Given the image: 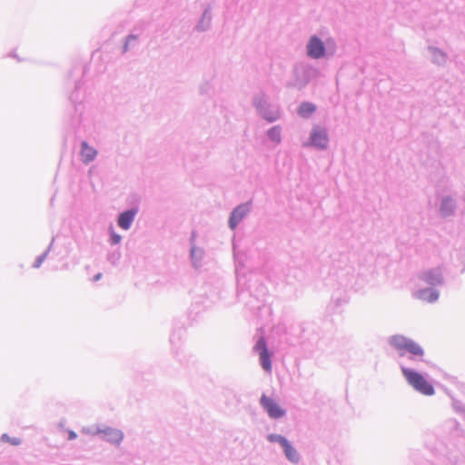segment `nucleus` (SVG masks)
I'll use <instances>...</instances> for the list:
<instances>
[{"mask_svg":"<svg viewBox=\"0 0 465 465\" xmlns=\"http://www.w3.org/2000/svg\"><path fill=\"white\" fill-rule=\"evenodd\" d=\"M252 210V202L248 201L237 205L230 213L228 226L234 231L240 223L244 220Z\"/></svg>","mask_w":465,"mask_h":465,"instance_id":"nucleus-9","label":"nucleus"},{"mask_svg":"<svg viewBox=\"0 0 465 465\" xmlns=\"http://www.w3.org/2000/svg\"><path fill=\"white\" fill-rule=\"evenodd\" d=\"M194 239L195 234L193 232L190 238V260L193 267L198 269L203 266L205 252L203 248L195 244Z\"/></svg>","mask_w":465,"mask_h":465,"instance_id":"nucleus-14","label":"nucleus"},{"mask_svg":"<svg viewBox=\"0 0 465 465\" xmlns=\"http://www.w3.org/2000/svg\"><path fill=\"white\" fill-rule=\"evenodd\" d=\"M77 435L74 431L71 430L69 431V434H68V439L69 440H74L76 439Z\"/></svg>","mask_w":465,"mask_h":465,"instance_id":"nucleus-32","label":"nucleus"},{"mask_svg":"<svg viewBox=\"0 0 465 465\" xmlns=\"http://www.w3.org/2000/svg\"><path fill=\"white\" fill-rule=\"evenodd\" d=\"M428 51L431 55V61L433 64L444 65L447 63L448 55L444 51L435 46H429Z\"/></svg>","mask_w":465,"mask_h":465,"instance_id":"nucleus-19","label":"nucleus"},{"mask_svg":"<svg viewBox=\"0 0 465 465\" xmlns=\"http://www.w3.org/2000/svg\"><path fill=\"white\" fill-rule=\"evenodd\" d=\"M389 343L395 348L402 359L401 361H421L424 355L423 349L414 341L403 336L393 335L389 339Z\"/></svg>","mask_w":465,"mask_h":465,"instance_id":"nucleus-4","label":"nucleus"},{"mask_svg":"<svg viewBox=\"0 0 465 465\" xmlns=\"http://www.w3.org/2000/svg\"><path fill=\"white\" fill-rule=\"evenodd\" d=\"M261 302H259V304L256 306L257 309H260L261 308Z\"/></svg>","mask_w":465,"mask_h":465,"instance_id":"nucleus-35","label":"nucleus"},{"mask_svg":"<svg viewBox=\"0 0 465 465\" xmlns=\"http://www.w3.org/2000/svg\"><path fill=\"white\" fill-rule=\"evenodd\" d=\"M316 111V106L310 102H302L298 108V114L309 118Z\"/></svg>","mask_w":465,"mask_h":465,"instance_id":"nucleus-23","label":"nucleus"},{"mask_svg":"<svg viewBox=\"0 0 465 465\" xmlns=\"http://www.w3.org/2000/svg\"><path fill=\"white\" fill-rule=\"evenodd\" d=\"M97 153V150L93 146H90L87 142L83 141L81 143L80 156L81 161L84 164L92 163L96 158Z\"/></svg>","mask_w":465,"mask_h":465,"instance_id":"nucleus-18","label":"nucleus"},{"mask_svg":"<svg viewBox=\"0 0 465 465\" xmlns=\"http://www.w3.org/2000/svg\"><path fill=\"white\" fill-rule=\"evenodd\" d=\"M54 238L52 239L48 248L45 250V252H43L41 255H39L38 257H36L34 264H33V267L34 268H39L42 263L44 262V261L46 259L49 252L51 251L52 247H53V244H54Z\"/></svg>","mask_w":465,"mask_h":465,"instance_id":"nucleus-27","label":"nucleus"},{"mask_svg":"<svg viewBox=\"0 0 465 465\" xmlns=\"http://www.w3.org/2000/svg\"><path fill=\"white\" fill-rule=\"evenodd\" d=\"M181 340V334L178 333L176 334L175 332L172 333L171 336H170V342L173 346V348L174 349V346H175V343L176 342H179Z\"/></svg>","mask_w":465,"mask_h":465,"instance_id":"nucleus-30","label":"nucleus"},{"mask_svg":"<svg viewBox=\"0 0 465 465\" xmlns=\"http://www.w3.org/2000/svg\"><path fill=\"white\" fill-rule=\"evenodd\" d=\"M260 404L272 419H280L285 415V411L265 394L262 395Z\"/></svg>","mask_w":465,"mask_h":465,"instance_id":"nucleus-12","label":"nucleus"},{"mask_svg":"<svg viewBox=\"0 0 465 465\" xmlns=\"http://www.w3.org/2000/svg\"><path fill=\"white\" fill-rule=\"evenodd\" d=\"M282 128L281 125H273L266 131V136L268 140L278 145L282 143Z\"/></svg>","mask_w":465,"mask_h":465,"instance_id":"nucleus-21","label":"nucleus"},{"mask_svg":"<svg viewBox=\"0 0 465 465\" xmlns=\"http://www.w3.org/2000/svg\"><path fill=\"white\" fill-rule=\"evenodd\" d=\"M102 278V273H97L94 277V281H98Z\"/></svg>","mask_w":465,"mask_h":465,"instance_id":"nucleus-34","label":"nucleus"},{"mask_svg":"<svg viewBox=\"0 0 465 465\" xmlns=\"http://www.w3.org/2000/svg\"><path fill=\"white\" fill-rule=\"evenodd\" d=\"M0 440L2 442H8V443H10L13 446H18L22 442L21 439L10 437L6 433H4V434L1 435Z\"/></svg>","mask_w":465,"mask_h":465,"instance_id":"nucleus-29","label":"nucleus"},{"mask_svg":"<svg viewBox=\"0 0 465 465\" xmlns=\"http://www.w3.org/2000/svg\"><path fill=\"white\" fill-rule=\"evenodd\" d=\"M419 279L430 286H439L443 283V274L440 268L425 270L419 274Z\"/></svg>","mask_w":465,"mask_h":465,"instance_id":"nucleus-13","label":"nucleus"},{"mask_svg":"<svg viewBox=\"0 0 465 465\" xmlns=\"http://www.w3.org/2000/svg\"><path fill=\"white\" fill-rule=\"evenodd\" d=\"M457 211V201L450 194L443 195L439 203V213L441 218H449L455 215Z\"/></svg>","mask_w":465,"mask_h":465,"instance_id":"nucleus-11","label":"nucleus"},{"mask_svg":"<svg viewBox=\"0 0 465 465\" xmlns=\"http://www.w3.org/2000/svg\"><path fill=\"white\" fill-rule=\"evenodd\" d=\"M283 453L286 457V459L293 464H298L301 460V455L297 451V450L291 444L290 441H288L283 447H282Z\"/></svg>","mask_w":465,"mask_h":465,"instance_id":"nucleus-20","label":"nucleus"},{"mask_svg":"<svg viewBox=\"0 0 465 465\" xmlns=\"http://www.w3.org/2000/svg\"><path fill=\"white\" fill-rule=\"evenodd\" d=\"M138 212L139 208L134 206L120 213L117 217V225L123 230H129L132 227Z\"/></svg>","mask_w":465,"mask_h":465,"instance_id":"nucleus-15","label":"nucleus"},{"mask_svg":"<svg viewBox=\"0 0 465 465\" xmlns=\"http://www.w3.org/2000/svg\"><path fill=\"white\" fill-rule=\"evenodd\" d=\"M213 88L212 81H204L199 86V93L202 95H211L213 92Z\"/></svg>","mask_w":465,"mask_h":465,"instance_id":"nucleus-26","label":"nucleus"},{"mask_svg":"<svg viewBox=\"0 0 465 465\" xmlns=\"http://www.w3.org/2000/svg\"><path fill=\"white\" fill-rule=\"evenodd\" d=\"M81 84L75 82L74 91L70 94L73 108L69 112V124L74 129L85 128L91 124L89 114L83 103L84 95L80 92Z\"/></svg>","mask_w":465,"mask_h":465,"instance_id":"nucleus-2","label":"nucleus"},{"mask_svg":"<svg viewBox=\"0 0 465 465\" xmlns=\"http://www.w3.org/2000/svg\"><path fill=\"white\" fill-rule=\"evenodd\" d=\"M253 351L255 353H257L259 355V361H260V364H261L262 370L265 372L271 373L272 369V353L269 351L267 343H266V340L264 337L261 336L257 340V341L253 347Z\"/></svg>","mask_w":465,"mask_h":465,"instance_id":"nucleus-8","label":"nucleus"},{"mask_svg":"<svg viewBox=\"0 0 465 465\" xmlns=\"http://www.w3.org/2000/svg\"><path fill=\"white\" fill-rule=\"evenodd\" d=\"M108 242L111 246L118 245L122 242V236L117 233L113 226V224H110L108 227Z\"/></svg>","mask_w":465,"mask_h":465,"instance_id":"nucleus-24","label":"nucleus"},{"mask_svg":"<svg viewBox=\"0 0 465 465\" xmlns=\"http://www.w3.org/2000/svg\"><path fill=\"white\" fill-rule=\"evenodd\" d=\"M95 430H96V427H93V428H87V429H83V431L84 433H87V434H91V435H100V433H94L95 432Z\"/></svg>","mask_w":465,"mask_h":465,"instance_id":"nucleus-31","label":"nucleus"},{"mask_svg":"<svg viewBox=\"0 0 465 465\" xmlns=\"http://www.w3.org/2000/svg\"><path fill=\"white\" fill-rule=\"evenodd\" d=\"M400 367L403 377L407 382L418 392L431 396L435 391L431 383H430L422 374L409 367L407 362L400 361Z\"/></svg>","mask_w":465,"mask_h":465,"instance_id":"nucleus-5","label":"nucleus"},{"mask_svg":"<svg viewBox=\"0 0 465 465\" xmlns=\"http://www.w3.org/2000/svg\"><path fill=\"white\" fill-rule=\"evenodd\" d=\"M456 408L459 411L463 412L465 414V405H456Z\"/></svg>","mask_w":465,"mask_h":465,"instance_id":"nucleus-33","label":"nucleus"},{"mask_svg":"<svg viewBox=\"0 0 465 465\" xmlns=\"http://www.w3.org/2000/svg\"><path fill=\"white\" fill-rule=\"evenodd\" d=\"M139 44V35L136 34H130L125 37L124 45H123V53H126L130 50H133L138 46Z\"/></svg>","mask_w":465,"mask_h":465,"instance_id":"nucleus-22","label":"nucleus"},{"mask_svg":"<svg viewBox=\"0 0 465 465\" xmlns=\"http://www.w3.org/2000/svg\"><path fill=\"white\" fill-rule=\"evenodd\" d=\"M256 114L267 123H275L282 118L283 112L278 103H272L263 92L256 93L252 99Z\"/></svg>","mask_w":465,"mask_h":465,"instance_id":"nucleus-1","label":"nucleus"},{"mask_svg":"<svg viewBox=\"0 0 465 465\" xmlns=\"http://www.w3.org/2000/svg\"><path fill=\"white\" fill-rule=\"evenodd\" d=\"M94 433H100L104 440L114 445H120L124 439L122 430L108 426H96Z\"/></svg>","mask_w":465,"mask_h":465,"instance_id":"nucleus-10","label":"nucleus"},{"mask_svg":"<svg viewBox=\"0 0 465 465\" xmlns=\"http://www.w3.org/2000/svg\"><path fill=\"white\" fill-rule=\"evenodd\" d=\"M413 296L416 299L421 300L426 302L433 303L438 301L440 292L438 290L429 287V288H420L416 290L413 292Z\"/></svg>","mask_w":465,"mask_h":465,"instance_id":"nucleus-16","label":"nucleus"},{"mask_svg":"<svg viewBox=\"0 0 465 465\" xmlns=\"http://www.w3.org/2000/svg\"><path fill=\"white\" fill-rule=\"evenodd\" d=\"M329 135L327 130L320 125H314L311 130L309 140L302 143V147H313L323 151L328 148Z\"/></svg>","mask_w":465,"mask_h":465,"instance_id":"nucleus-7","label":"nucleus"},{"mask_svg":"<svg viewBox=\"0 0 465 465\" xmlns=\"http://www.w3.org/2000/svg\"><path fill=\"white\" fill-rule=\"evenodd\" d=\"M212 8L210 5L206 6L199 18L197 24L194 26V31L203 33L206 32L211 28L212 25Z\"/></svg>","mask_w":465,"mask_h":465,"instance_id":"nucleus-17","label":"nucleus"},{"mask_svg":"<svg viewBox=\"0 0 465 465\" xmlns=\"http://www.w3.org/2000/svg\"><path fill=\"white\" fill-rule=\"evenodd\" d=\"M121 257L122 253L119 250H114L106 254L107 262L114 266H116L119 263Z\"/></svg>","mask_w":465,"mask_h":465,"instance_id":"nucleus-25","label":"nucleus"},{"mask_svg":"<svg viewBox=\"0 0 465 465\" xmlns=\"http://www.w3.org/2000/svg\"><path fill=\"white\" fill-rule=\"evenodd\" d=\"M337 48V43L333 37L327 36L322 40L316 35L310 36L305 46L307 56L314 60L333 56Z\"/></svg>","mask_w":465,"mask_h":465,"instance_id":"nucleus-3","label":"nucleus"},{"mask_svg":"<svg viewBox=\"0 0 465 465\" xmlns=\"http://www.w3.org/2000/svg\"><path fill=\"white\" fill-rule=\"evenodd\" d=\"M267 440L272 443H279L282 448L289 441L284 436L274 433L269 434Z\"/></svg>","mask_w":465,"mask_h":465,"instance_id":"nucleus-28","label":"nucleus"},{"mask_svg":"<svg viewBox=\"0 0 465 465\" xmlns=\"http://www.w3.org/2000/svg\"><path fill=\"white\" fill-rule=\"evenodd\" d=\"M313 68L308 64H297L292 71V79L286 84L287 87L302 89L310 82Z\"/></svg>","mask_w":465,"mask_h":465,"instance_id":"nucleus-6","label":"nucleus"}]
</instances>
